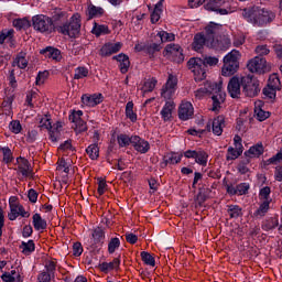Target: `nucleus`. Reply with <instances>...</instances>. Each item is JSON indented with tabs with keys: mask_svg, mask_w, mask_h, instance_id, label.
<instances>
[{
	"mask_svg": "<svg viewBox=\"0 0 282 282\" xmlns=\"http://www.w3.org/2000/svg\"><path fill=\"white\" fill-rule=\"evenodd\" d=\"M73 129L75 130L76 135H78V133H85V131H87V122L82 120L75 123V126H73Z\"/></svg>",
	"mask_w": 282,
	"mask_h": 282,
	"instance_id": "62",
	"label": "nucleus"
},
{
	"mask_svg": "<svg viewBox=\"0 0 282 282\" xmlns=\"http://www.w3.org/2000/svg\"><path fill=\"white\" fill-rule=\"evenodd\" d=\"M54 25H58V23H61V21H65V19H67V13L65 11H63L62 9H56L53 12V17L51 18Z\"/></svg>",
	"mask_w": 282,
	"mask_h": 282,
	"instance_id": "41",
	"label": "nucleus"
},
{
	"mask_svg": "<svg viewBox=\"0 0 282 282\" xmlns=\"http://www.w3.org/2000/svg\"><path fill=\"white\" fill-rule=\"evenodd\" d=\"M267 87H271V88L276 89V90L281 89V79H279V76L271 75L269 77V82L267 84Z\"/></svg>",
	"mask_w": 282,
	"mask_h": 282,
	"instance_id": "53",
	"label": "nucleus"
},
{
	"mask_svg": "<svg viewBox=\"0 0 282 282\" xmlns=\"http://www.w3.org/2000/svg\"><path fill=\"white\" fill-rule=\"evenodd\" d=\"M227 215H229V219H239V217H243V208L239 205H227Z\"/></svg>",
	"mask_w": 282,
	"mask_h": 282,
	"instance_id": "28",
	"label": "nucleus"
},
{
	"mask_svg": "<svg viewBox=\"0 0 282 282\" xmlns=\"http://www.w3.org/2000/svg\"><path fill=\"white\" fill-rule=\"evenodd\" d=\"M15 164L18 166L15 169L18 175H22L25 180H34V169L28 159L19 156Z\"/></svg>",
	"mask_w": 282,
	"mask_h": 282,
	"instance_id": "9",
	"label": "nucleus"
},
{
	"mask_svg": "<svg viewBox=\"0 0 282 282\" xmlns=\"http://www.w3.org/2000/svg\"><path fill=\"white\" fill-rule=\"evenodd\" d=\"M57 32L64 36L76 39L80 34V14L76 13L69 19V22L57 25Z\"/></svg>",
	"mask_w": 282,
	"mask_h": 282,
	"instance_id": "3",
	"label": "nucleus"
},
{
	"mask_svg": "<svg viewBox=\"0 0 282 282\" xmlns=\"http://www.w3.org/2000/svg\"><path fill=\"white\" fill-rule=\"evenodd\" d=\"M257 12H263V9L259 7H253L251 9H243L242 17L248 21V23H252V25H257V21L263 19V14L258 15ZM257 14V15H256Z\"/></svg>",
	"mask_w": 282,
	"mask_h": 282,
	"instance_id": "14",
	"label": "nucleus"
},
{
	"mask_svg": "<svg viewBox=\"0 0 282 282\" xmlns=\"http://www.w3.org/2000/svg\"><path fill=\"white\" fill-rule=\"evenodd\" d=\"M141 260L143 261V263H145V265H151L152 268H155V258L151 253L142 251Z\"/></svg>",
	"mask_w": 282,
	"mask_h": 282,
	"instance_id": "48",
	"label": "nucleus"
},
{
	"mask_svg": "<svg viewBox=\"0 0 282 282\" xmlns=\"http://www.w3.org/2000/svg\"><path fill=\"white\" fill-rule=\"evenodd\" d=\"M155 85H158V79L152 78L149 79L148 82H145L143 84V94H149L151 91H153V89H155Z\"/></svg>",
	"mask_w": 282,
	"mask_h": 282,
	"instance_id": "58",
	"label": "nucleus"
},
{
	"mask_svg": "<svg viewBox=\"0 0 282 282\" xmlns=\"http://www.w3.org/2000/svg\"><path fill=\"white\" fill-rule=\"evenodd\" d=\"M212 50H218L226 52L231 45L230 37L228 35H218L214 41H212Z\"/></svg>",
	"mask_w": 282,
	"mask_h": 282,
	"instance_id": "16",
	"label": "nucleus"
},
{
	"mask_svg": "<svg viewBox=\"0 0 282 282\" xmlns=\"http://www.w3.org/2000/svg\"><path fill=\"white\" fill-rule=\"evenodd\" d=\"M226 3V0H209L206 4V10H217V8H221Z\"/></svg>",
	"mask_w": 282,
	"mask_h": 282,
	"instance_id": "60",
	"label": "nucleus"
},
{
	"mask_svg": "<svg viewBox=\"0 0 282 282\" xmlns=\"http://www.w3.org/2000/svg\"><path fill=\"white\" fill-rule=\"evenodd\" d=\"M261 14H262V19L256 21V23L259 28H263V25H268V23H272L273 19L276 18L274 12L268 11L265 9H262V11L256 12V15H258V17Z\"/></svg>",
	"mask_w": 282,
	"mask_h": 282,
	"instance_id": "19",
	"label": "nucleus"
},
{
	"mask_svg": "<svg viewBox=\"0 0 282 282\" xmlns=\"http://www.w3.org/2000/svg\"><path fill=\"white\" fill-rule=\"evenodd\" d=\"M91 237L94 248H98V246H102V243H105V230L102 228H95L93 230Z\"/></svg>",
	"mask_w": 282,
	"mask_h": 282,
	"instance_id": "26",
	"label": "nucleus"
},
{
	"mask_svg": "<svg viewBox=\"0 0 282 282\" xmlns=\"http://www.w3.org/2000/svg\"><path fill=\"white\" fill-rule=\"evenodd\" d=\"M33 228L35 230H46L47 229V220L41 217V214H34L33 217Z\"/></svg>",
	"mask_w": 282,
	"mask_h": 282,
	"instance_id": "31",
	"label": "nucleus"
},
{
	"mask_svg": "<svg viewBox=\"0 0 282 282\" xmlns=\"http://www.w3.org/2000/svg\"><path fill=\"white\" fill-rule=\"evenodd\" d=\"M195 162L200 166H206L208 164V153L203 150L197 151Z\"/></svg>",
	"mask_w": 282,
	"mask_h": 282,
	"instance_id": "44",
	"label": "nucleus"
},
{
	"mask_svg": "<svg viewBox=\"0 0 282 282\" xmlns=\"http://www.w3.org/2000/svg\"><path fill=\"white\" fill-rule=\"evenodd\" d=\"M120 248V238H111L108 242V254H113Z\"/></svg>",
	"mask_w": 282,
	"mask_h": 282,
	"instance_id": "51",
	"label": "nucleus"
},
{
	"mask_svg": "<svg viewBox=\"0 0 282 282\" xmlns=\"http://www.w3.org/2000/svg\"><path fill=\"white\" fill-rule=\"evenodd\" d=\"M112 61H117L119 63L121 74H127V72H129L131 62L129 61V56L127 54L120 53L119 55L113 56Z\"/></svg>",
	"mask_w": 282,
	"mask_h": 282,
	"instance_id": "21",
	"label": "nucleus"
},
{
	"mask_svg": "<svg viewBox=\"0 0 282 282\" xmlns=\"http://www.w3.org/2000/svg\"><path fill=\"white\" fill-rule=\"evenodd\" d=\"M271 193H272V189L270 188V186H265V187L261 188L259 192V199L261 202L272 203V198H270Z\"/></svg>",
	"mask_w": 282,
	"mask_h": 282,
	"instance_id": "46",
	"label": "nucleus"
},
{
	"mask_svg": "<svg viewBox=\"0 0 282 282\" xmlns=\"http://www.w3.org/2000/svg\"><path fill=\"white\" fill-rule=\"evenodd\" d=\"M32 25L36 32H41V34H52L57 32L58 25L54 24L52 18L45 14H37L32 18Z\"/></svg>",
	"mask_w": 282,
	"mask_h": 282,
	"instance_id": "1",
	"label": "nucleus"
},
{
	"mask_svg": "<svg viewBox=\"0 0 282 282\" xmlns=\"http://www.w3.org/2000/svg\"><path fill=\"white\" fill-rule=\"evenodd\" d=\"M176 89H177V76L170 74L165 85H163L161 89L162 98H165V100H171V96L175 94Z\"/></svg>",
	"mask_w": 282,
	"mask_h": 282,
	"instance_id": "10",
	"label": "nucleus"
},
{
	"mask_svg": "<svg viewBox=\"0 0 282 282\" xmlns=\"http://www.w3.org/2000/svg\"><path fill=\"white\" fill-rule=\"evenodd\" d=\"M223 30L224 25L209 22L208 25L205 26L204 35L208 39V43H213V41L221 35Z\"/></svg>",
	"mask_w": 282,
	"mask_h": 282,
	"instance_id": "12",
	"label": "nucleus"
},
{
	"mask_svg": "<svg viewBox=\"0 0 282 282\" xmlns=\"http://www.w3.org/2000/svg\"><path fill=\"white\" fill-rule=\"evenodd\" d=\"M187 68L193 72L195 80L206 79V68L204 66V59L200 57H191L187 62Z\"/></svg>",
	"mask_w": 282,
	"mask_h": 282,
	"instance_id": "7",
	"label": "nucleus"
},
{
	"mask_svg": "<svg viewBox=\"0 0 282 282\" xmlns=\"http://www.w3.org/2000/svg\"><path fill=\"white\" fill-rule=\"evenodd\" d=\"M118 142H141L142 139L140 135L129 137L128 134L121 133L117 137Z\"/></svg>",
	"mask_w": 282,
	"mask_h": 282,
	"instance_id": "47",
	"label": "nucleus"
},
{
	"mask_svg": "<svg viewBox=\"0 0 282 282\" xmlns=\"http://www.w3.org/2000/svg\"><path fill=\"white\" fill-rule=\"evenodd\" d=\"M262 94H263L264 98H268L269 100H271V102H274V100L276 98V88L265 86L262 89Z\"/></svg>",
	"mask_w": 282,
	"mask_h": 282,
	"instance_id": "45",
	"label": "nucleus"
},
{
	"mask_svg": "<svg viewBox=\"0 0 282 282\" xmlns=\"http://www.w3.org/2000/svg\"><path fill=\"white\" fill-rule=\"evenodd\" d=\"M162 50V44L158 40H152L151 44L145 45V54H149L150 58H153L155 52Z\"/></svg>",
	"mask_w": 282,
	"mask_h": 282,
	"instance_id": "34",
	"label": "nucleus"
},
{
	"mask_svg": "<svg viewBox=\"0 0 282 282\" xmlns=\"http://www.w3.org/2000/svg\"><path fill=\"white\" fill-rule=\"evenodd\" d=\"M83 116V111L82 110H74L69 116H68V120L69 122H73L74 124L80 122Z\"/></svg>",
	"mask_w": 282,
	"mask_h": 282,
	"instance_id": "61",
	"label": "nucleus"
},
{
	"mask_svg": "<svg viewBox=\"0 0 282 282\" xmlns=\"http://www.w3.org/2000/svg\"><path fill=\"white\" fill-rule=\"evenodd\" d=\"M270 204L271 203L268 200H262L259 208L253 213V217H265L270 210Z\"/></svg>",
	"mask_w": 282,
	"mask_h": 282,
	"instance_id": "39",
	"label": "nucleus"
},
{
	"mask_svg": "<svg viewBox=\"0 0 282 282\" xmlns=\"http://www.w3.org/2000/svg\"><path fill=\"white\" fill-rule=\"evenodd\" d=\"M1 279L3 282H23V278H21V274H17V276L11 275L10 272H4L1 275Z\"/></svg>",
	"mask_w": 282,
	"mask_h": 282,
	"instance_id": "54",
	"label": "nucleus"
},
{
	"mask_svg": "<svg viewBox=\"0 0 282 282\" xmlns=\"http://www.w3.org/2000/svg\"><path fill=\"white\" fill-rule=\"evenodd\" d=\"M13 28L19 31L29 30V28H32V22L28 18L15 19L13 20Z\"/></svg>",
	"mask_w": 282,
	"mask_h": 282,
	"instance_id": "36",
	"label": "nucleus"
},
{
	"mask_svg": "<svg viewBox=\"0 0 282 282\" xmlns=\"http://www.w3.org/2000/svg\"><path fill=\"white\" fill-rule=\"evenodd\" d=\"M279 226V216L270 217L262 224V230H274Z\"/></svg>",
	"mask_w": 282,
	"mask_h": 282,
	"instance_id": "37",
	"label": "nucleus"
},
{
	"mask_svg": "<svg viewBox=\"0 0 282 282\" xmlns=\"http://www.w3.org/2000/svg\"><path fill=\"white\" fill-rule=\"evenodd\" d=\"M105 97H102V94H94V95H83L82 96V102L83 105H86V107H96L97 105H100Z\"/></svg>",
	"mask_w": 282,
	"mask_h": 282,
	"instance_id": "20",
	"label": "nucleus"
},
{
	"mask_svg": "<svg viewBox=\"0 0 282 282\" xmlns=\"http://www.w3.org/2000/svg\"><path fill=\"white\" fill-rule=\"evenodd\" d=\"M45 270L46 271H44L46 274H50V276H53V279H54V274H56V261H54V260H48V261H46V263H45Z\"/></svg>",
	"mask_w": 282,
	"mask_h": 282,
	"instance_id": "55",
	"label": "nucleus"
},
{
	"mask_svg": "<svg viewBox=\"0 0 282 282\" xmlns=\"http://www.w3.org/2000/svg\"><path fill=\"white\" fill-rule=\"evenodd\" d=\"M249 191H250L249 183H240L236 186V195H248Z\"/></svg>",
	"mask_w": 282,
	"mask_h": 282,
	"instance_id": "59",
	"label": "nucleus"
},
{
	"mask_svg": "<svg viewBox=\"0 0 282 282\" xmlns=\"http://www.w3.org/2000/svg\"><path fill=\"white\" fill-rule=\"evenodd\" d=\"M0 151L3 154L2 162H4V164H12V162H14V155L12 154V150H10V148H0Z\"/></svg>",
	"mask_w": 282,
	"mask_h": 282,
	"instance_id": "42",
	"label": "nucleus"
},
{
	"mask_svg": "<svg viewBox=\"0 0 282 282\" xmlns=\"http://www.w3.org/2000/svg\"><path fill=\"white\" fill-rule=\"evenodd\" d=\"M56 171H64V173H69V164L65 161L64 158L57 160Z\"/></svg>",
	"mask_w": 282,
	"mask_h": 282,
	"instance_id": "63",
	"label": "nucleus"
},
{
	"mask_svg": "<svg viewBox=\"0 0 282 282\" xmlns=\"http://www.w3.org/2000/svg\"><path fill=\"white\" fill-rule=\"evenodd\" d=\"M240 83H241L242 91L245 96H247L248 98H254L259 96V94L261 93V87L259 86V79H257V77H254L253 75L242 76L240 78Z\"/></svg>",
	"mask_w": 282,
	"mask_h": 282,
	"instance_id": "4",
	"label": "nucleus"
},
{
	"mask_svg": "<svg viewBox=\"0 0 282 282\" xmlns=\"http://www.w3.org/2000/svg\"><path fill=\"white\" fill-rule=\"evenodd\" d=\"M212 42H208V37L204 34V32L196 33L194 35V40L192 43V48L194 52H202L204 50V46L212 47Z\"/></svg>",
	"mask_w": 282,
	"mask_h": 282,
	"instance_id": "13",
	"label": "nucleus"
},
{
	"mask_svg": "<svg viewBox=\"0 0 282 282\" xmlns=\"http://www.w3.org/2000/svg\"><path fill=\"white\" fill-rule=\"evenodd\" d=\"M241 153H243V144L235 142L234 147H229L227 150V160H237Z\"/></svg>",
	"mask_w": 282,
	"mask_h": 282,
	"instance_id": "23",
	"label": "nucleus"
},
{
	"mask_svg": "<svg viewBox=\"0 0 282 282\" xmlns=\"http://www.w3.org/2000/svg\"><path fill=\"white\" fill-rule=\"evenodd\" d=\"M182 154L171 153L163 156V161L160 163L161 169H166L169 164H180L182 162Z\"/></svg>",
	"mask_w": 282,
	"mask_h": 282,
	"instance_id": "24",
	"label": "nucleus"
},
{
	"mask_svg": "<svg viewBox=\"0 0 282 282\" xmlns=\"http://www.w3.org/2000/svg\"><path fill=\"white\" fill-rule=\"evenodd\" d=\"M91 33L95 34V36H102V34H111V31L109 26L95 22Z\"/></svg>",
	"mask_w": 282,
	"mask_h": 282,
	"instance_id": "38",
	"label": "nucleus"
},
{
	"mask_svg": "<svg viewBox=\"0 0 282 282\" xmlns=\"http://www.w3.org/2000/svg\"><path fill=\"white\" fill-rule=\"evenodd\" d=\"M9 129L12 133H21V129H23V127L21 126V121L12 120L9 124Z\"/></svg>",
	"mask_w": 282,
	"mask_h": 282,
	"instance_id": "64",
	"label": "nucleus"
},
{
	"mask_svg": "<svg viewBox=\"0 0 282 282\" xmlns=\"http://www.w3.org/2000/svg\"><path fill=\"white\" fill-rule=\"evenodd\" d=\"M224 127H226V118L224 116H218L213 121V133L215 135H221L224 133Z\"/></svg>",
	"mask_w": 282,
	"mask_h": 282,
	"instance_id": "25",
	"label": "nucleus"
},
{
	"mask_svg": "<svg viewBox=\"0 0 282 282\" xmlns=\"http://www.w3.org/2000/svg\"><path fill=\"white\" fill-rule=\"evenodd\" d=\"M247 68L251 74H265V72H270V64H268L265 57L256 56L249 61Z\"/></svg>",
	"mask_w": 282,
	"mask_h": 282,
	"instance_id": "8",
	"label": "nucleus"
},
{
	"mask_svg": "<svg viewBox=\"0 0 282 282\" xmlns=\"http://www.w3.org/2000/svg\"><path fill=\"white\" fill-rule=\"evenodd\" d=\"M237 54H239L238 51H231L224 57L223 76H232L239 69Z\"/></svg>",
	"mask_w": 282,
	"mask_h": 282,
	"instance_id": "5",
	"label": "nucleus"
},
{
	"mask_svg": "<svg viewBox=\"0 0 282 282\" xmlns=\"http://www.w3.org/2000/svg\"><path fill=\"white\" fill-rule=\"evenodd\" d=\"M40 54L45 56V58H52L53 61H61V58H63L61 55V50L53 46H46L40 51Z\"/></svg>",
	"mask_w": 282,
	"mask_h": 282,
	"instance_id": "22",
	"label": "nucleus"
},
{
	"mask_svg": "<svg viewBox=\"0 0 282 282\" xmlns=\"http://www.w3.org/2000/svg\"><path fill=\"white\" fill-rule=\"evenodd\" d=\"M154 41H158L161 45L166 42L175 41V34L166 31H160L155 36Z\"/></svg>",
	"mask_w": 282,
	"mask_h": 282,
	"instance_id": "32",
	"label": "nucleus"
},
{
	"mask_svg": "<svg viewBox=\"0 0 282 282\" xmlns=\"http://www.w3.org/2000/svg\"><path fill=\"white\" fill-rule=\"evenodd\" d=\"M105 14V9L102 7H96L94 4H89L87 9L88 21L91 19H96V17H102Z\"/></svg>",
	"mask_w": 282,
	"mask_h": 282,
	"instance_id": "33",
	"label": "nucleus"
},
{
	"mask_svg": "<svg viewBox=\"0 0 282 282\" xmlns=\"http://www.w3.org/2000/svg\"><path fill=\"white\" fill-rule=\"evenodd\" d=\"M227 90L232 98H239V96H241V79L237 76L231 77Z\"/></svg>",
	"mask_w": 282,
	"mask_h": 282,
	"instance_id": "17",
	"label": "nucleus"
},
{
	"mask_svg": "<svg viewBox=\"0 0 282 282\" xmlns=\"http://www.w3.org/2000/svg\"><path fill=\"white\" fill-rule=\"evenodd\" d=\"M10 213L8 214L9 221H15L19 217L20 204L17 203V197H11L9 200Z\"/></svg>",
	"mask_w": 282,
	"mask_h": 282,
	"instance_id": "27",
	"label": "nucleus"
},
{
	"mask_svg": "<svg viewBox=\"0 0 282 282\" xmlns=\"http://www.w3.org/2000/svg\"><path fill=\"white\" fill-rule=\"evenodd\" d=\"M40 124L42 129H47L52 142H56L61 139V131H63V121H56L52 126V120L47 117H44L41 119Z\"/></svg>",
	"mask_w": 282,
	"mask_h": 282,
	"instance_id": "6",
	"label": "nucleus"
},
{
	"mask_svg": "<svg viewBox=\"0 0 282 282\" xmlns=\"http://www.w3.org/2000/svg\"><path fill=\"white\" fill-rule=\"evenodd\" d=\"M205 89L207 94L212 95V111H219V109H221L223 102H226V94L224 90H221V83L217 84L209 82L205 85Z\"/></svg>",
	"mask_w": 282,
	"mask_h": 282,
	"instance_id": "2",
	"label": "nucleus"
},
{
	"mask_svg": "<svg viewBox=\"0 0 282 282\" xmlns=\"http://www.w3.org/2000/svg\"><path fill=\"white\" fill-rule=\"evenodd\" d=\"M122 50V43L117 42V43H106L101 48H100V56L107 57L111 56L112 54H118V52Z\"/></svg>",
	"mask_w": 282,
	"mask_h": 282,
	"instance_id": "18",
	"label": "nucleus"
},
{
	"mask_svg": "<svg viewBox=\"0 0 282 282\" xmlns=\"http://www.w3.org/2000/svg\"><path fill=\"white\" fill-rule=\"evenodd\" d=\"M263 144L257 143L245 152L246 158H261L263 155Z\"/></svg>",
	"mask_w": 282,
	"mask_h": 282,
	"instance_id": "30",
	"label": "nucleus"
},
{
	"mask_svg": "<svg viewBox=\"0 0 282 282\" xmlns=\"http://www.w3.org/2000/svg\"><path fill=\"white\" fill-rule=\"evenodd\" d=\"M203 63L205 66V72H208V67H215L219 63V58L215 56H205L203 58Z\"/></svg>",
	"mask_w": 282,
	"mask_h": 282,
	"instance_id": "50",
	"label": "nucleus"
},
{
	"mask_svg": "<svg viewBox=\"0 0 282 282\" xmlns=\"http://www.w3.org/2000/svg\"><path fill=\"white\" fill-rule=\"evenodd\" d=\"M58 151L62 153H66V155H69V153H74V151H76V148L72 145V142H64L58 147Z\"/></svg>",
	"mask_w": 282,
	"mask_h": 282,
	"instance_id": "56",
	"label": "nucleus"
},
{
	"mask_svg": "<svg viewBox=\"0 0 282 282\" xmlns=\"http://www.w3.org/2000/svg\"><path fill=\"white\" fill-rule=\"evenodd\" d=\"M132 147L139 153H149V150L151 149L149 142H133Z\"/></svg>",
	"mask_w": 282,
	"mask_h": 282,
	"instance_id": "49",
	"label": "nucleus"
},
{
	"mask_svg": "<svg viewBox=\"0 0 282 282\" xmlns=\"http://www.w3.org/2000/svg\"><path fill=\"white\" fill-rule=\"evenodd\" d=\"M26 54L24 52H20L15 58V62L18 67L20 69H25L28 67V59H25Z\"/></svg>",
	"mask_w": 282,
	"mask_h": 282,
	"instance_id": "52",
	"label": "nucleus"
},
{
	"mask_svg": "<svg viewBox=\"0 0 282 282\" xmlns=\"http://www.w3.org/2000/svg\"><path fill=\"white\" fill-rule=\"evenodd\" d=\"M87 76H89V69H87L86 67H78L75 69V80H80V78H87Z\"/></svg>",
	"mask_w": 282,
	"mask_h": 282,
	"instance_id": "57",
	"label": "nucleus"
},
{
	"mask_svg": "<svg viewBox=\"0 0 282 282\" xmlns=\"http://www.w3.org/2000/svg\"><path fill=\"white\" fill-rule=\"evenodd\" d=\"M195 113V109L193 108V104L191 101L182 102L178 107V118L180 120L186 121L193 118Z\"/></svg>",
	"mask_w": 282,
	"mask_h": 282,
	"instance_id": "15",
	"label": "nucleus"
},
{
	"mask_svg": "<svg viewBox=\"0 0 282 282\" xmlns=\"http://www.w3.org/2000/svg\"><path fill=\"white\" fill-rule=\"evenodd\" d=\"M86 153L90 158V160H96L97 158H100V148H98V143H91L86 149Z\"/></svg>",
	"mask_w": 282,
	"mask_h": 282,
	"instance_id": "40",
	"label": "nucleus"
},
{
	"mask_svg": "<svg viewBox=\"0 0 282 282\" xmlns=\"http://www.w3.org/2000/svg\"><path fill=\"white\" fill-rule=\"evenodd\" d=\"M20 250H22V253H24L25 257H30V254L36 250V245L34 243V240H29L28 242L22 241Z\"/></svg>",
	"mask_w": 282,
	"mask_h": 282,
	"instance_id": "35",
	"label": "nucleus"
},
{
	"mask_svg": "<svg viewBox=\"0 0 282 282\" xmlns=\"http://www.w3.org/2000/svg\"><path fill=\"white\" fill-rule=\"evenodd\" d=\"M173 109H175V102L166 101L163 109L161 110V116L165 122L173 118Z\"/></svg>",
	"mask_w": 282,
	"mask_h": 282,
	"instance_id": "29",
	"label": "nucleus"
},
{
	"mask_svg": "<svg viewBox=\"0 0 282 282\" xmlns=\"http://www.w3.org/2000/svg\"><path fill=\"white\" fill-rule=\"evenodd\" d=\"M126 117L129 118L131 122H137L138 115L133 112V101H129L126 105Z\"/></svg>",
	"mask_w": 282,
	"mask_h": 282,
	"instance_id": "43",
	"label": "nucleus"
},
{
	"mask_svg": "<svg viewBox=\"0 0 282 282\" xmlns=\"http://www.w3.org/2000/svg\"><path fill=\"white\" fill-rule=\"evenodd\" d=\"M184 50L180 44H167L163 51L164 56H173L174 63H184Z\"/></svg>",
	"mask_w": 282,
	"mask_h": 282,
	"instance_id": "11",
	"label": "nucleus"
}]
</instances>
